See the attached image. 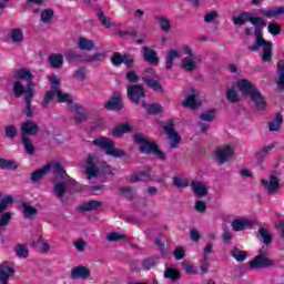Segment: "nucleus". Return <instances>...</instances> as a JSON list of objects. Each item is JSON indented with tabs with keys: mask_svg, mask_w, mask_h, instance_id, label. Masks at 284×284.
Returning a JSON list of instances; mask_svg holds the SVG:
<instances>
[{
	"mask_svg": "<svg viewBox=\"0 0 284 284\" xmlns=\"http://www.w3.org/2000/svg\"><path fill=\"white\" fill-rule=\"evenodd\" d=\"M237 88L241 90L242 94L251 97V101L255 103L257 110H265L267 102L265 101L263 93H261V90L256 88V84L250 82L247 79H242L237 81Z\"/></svg>",
	"mask_w": 284,
	"mask_h": 284,
	"instance_id": "1",
	"label": "nucleus"
},
{
	"mask_svg": "<svg viewBox=\"0 0 284 284\" xmlns=\"http://www.w3.org/2000/svg\"><path fill=\"white\" fill-rule=\"evenodd\" d=\"M133 141L139 146L140 154H154L159 161H168V155L163 150L159 149L155 142L148 141V138L142 133H135L133 135Z\"/></svg>",
	"mask_w": 284,
	"mask_h": 284,
	"instance_id": "2",
	"label": "nucleus"
},
{
	"mask_svg": "<svg viewBox=\"0 0 284 284\" xmlns=\"http://www.w3.org/2000/svg\"><path fill=\"white\" fill-rule=\"evenodd\" d=\"M262 48V61L270 62L272 61V42L266 41L263 38V27L255 28V44L248 45L251 52H258Z\"/></svg>",
	"mask_w": 284,
	"mask_h": 284,
	"instance_id": "3",
	"label": "nucleus"
},
{
	"mask_svg": "<svg viewBox=\"0 0 284 284\" xmlns=\"http://www.w3.org/2000/svg\"><path fill=\"white\" fill-rule=\"evenodd\" d=\"M92 145L104 150L106 156H113V159H128V153L121 149H116V144L108 136L97 138L92 141Z\"/></svg>",
	"mask_w": 284,
	"mask_h": 284,
	"instance_id": "4",
	"label": "nucleus"
},
{
	"mask_svg": "<svg viewBox=\"0 0 284 284\" xmlns=\"http://www.w3.org/2000/svg\"><path fill=\"white\" fill-rule=\"evenodd\" d=\"M246 21H250L255 28H265L267 23L261 17H254L250 11L241 12L237 17H233L234 26H244Z\"/></svg>",
	"mask_w": 284,
	"mask_h": 284,
	"instance_id": "5",
	"label": "nucleus"
},
{
	"mask_svg": "<svg viewBox=\"0 0 284 284\" xmlns=\"http://www.w3.org/2000/svg\"><path fill=\"white\" fill-rule=\"evenodd\" d=\"M250 270H265L267 267H274V260L267 257V254L263 248L260 250V254L248 262Z\"/></svg>",
	"mask_w": 284,
	"mask_h": 284,
	"instance_id": "6",
	"label": "nucleus"
},
{
	"mask_svg": "<svg viewBox=\"0 0 284 284\" xmlns=\"http://www.w3.org/2000/svg\"><path fill=\"white\" fill-rule=\"evenodd\" d=\"M128 99L135 105H141V99H145V89L141 84H132L126 89Z\"/></svg>",
	"mask_w": 284,
	"mask_h": 284,
	"instance_id": "7",
	"label": "nucleus"
},
{
	"mask_svg": "<svg viewBox=\"0 0 284 284\" xmlns=\"http://www.w3.org/2000/svg\"><path fill=\"white\" fill-rule=\"evenodd\" d=\"M111 63L114 68H120V65H125V68H132L134 65V57L121 52H113L111 55Z\"/></svg>",
	"mask_w": 284,
	"mask_h": 284,
	"instance_id": "8",
	"label": "nucleus"
},
{
	"mask_svg": "<svg viewBox=\"0 0 284 284\" xmlns=\"http://www.w3.org/2000/svg\"><path fill=\"white\" fill-rule=\"evenodd\" d=\"M165 133L171 141V150H176L179 145H181V135L174 130V121L169 120L166 124L163 126Z\"/></svg>",
	"mask_w": 284,
	"mask_h": 284,
	"instance_id": "9",
	"label": "nucleus"
},
{
	"mask_svg": "<svg viewBox=\"0 0 284 284\" xmlns=\"http://www.w3.org/2000/svg\"><path fill=\"white\" fill-rule=\"evenodd\" d=\"M104 110L108 112H121L123 110V99L119 91H114L111 99L104 103Z\"/></svg>",
	"mask_w": 284,
	"mask_h": 284,
	"instance_id": "10",
	"label": "nucleus"
},
{
	"mask_svg": "<svg viewBox=\"0 0 284 284\" xmlns=\"http://www.w3.org/2000/svg\"><path fill=\"white\" fill-rule=\"evenodd\" d=\"M261 183L268 194H276L283 187L278 176L271 174L268 180L262 179Z\"/></svg>",
	"mask_w": 284,
	"mask_h": 284,
	"instance_id": "11",
	"label": "nucleus"
},
{
	"mask_svg": "<svg viewBox=\"0 0 284 284\" xmlns=\"http://www.w3.org/2000/svg\"><path fill=\"white\" fill-rule=\"evenodd\" d=\"M39 132V124L34 121L27 120L21 126V139H30V136H37Z\"/></svg>",
	"mask_w": 284,
	"mask_h": 284,
	"instance_id": "12",
	"label": "nucleus"
},
{
	"mask_svg": "<svg viewBox=\"0 0 284 284\" xmlns=\"http://www.w3.org/2000/svg\"><path fill=\"white\" fill-rule=\"evenodd\" d=\"M68 110L72 114H77L74 123L79 124L88 121V113L85 112V109H83V105L79 103L69 104Z\"/></svg>",
	"mask_w": 284,
	"mask_h": 284,
	"instance_id": "13",
	"label": "nucleus"
},
{
	"mask_svg": "<svg viewBox=\"0 0 284 284\" xmlns=\"http://www.w3.org/2000/svg\"><path fill=\"white\" fill-rule=\"evenodd\" d=\"M142 52L144 61H146V63H150V65H159V63L161 62V58H159V53L156 52V50L150 47H143Z\"/></svg>",
	"mask_w": 284,
	"mask_h": 284,
	"instance_id": "14",
	"label": "nucleus"
},
{
	"mask_svg": "<svg viewBox=\"0 0 284 284\" xmlns=\"http://www.w3.org/2000/svg\"><path fill=\"white\" fill-rule=\"evenodd\" d=\"M71 278L73 281H85V278H90V268L79 265L71 268Z\"/></svg>",
	"mask_w": 284,
	"mask_h": 284,
	"instance_id": "15",
	"label": "nucleus"
},
{
	"mask_svg": "<svg viewBox=\"0 0 284 284\" xmlns=\"http://www.w3.org/2000/svg\"><path fill=\"white\" fill-rule=\"evenodd\" d=\"M12 92L16 97V99H21V97H28L29 92L32 93V97H34V89L32 87H24L20 81L13 82V89Z\"/></svg>",
	"mask_w": 284,
	"mask_h": 284,
	"instance_id": "16",
	"label": "nucleus"
},
{
	"mask_svg": "<svg viewBox=\"0 0 284 284\" xmlns=\"http://www.w3.org/2000/svg\"><path fill=\"white\" fill-rule=\"evenodd\" d=\"M232 156H234V150L230 145H224L216 151V159L221 164L227 163Z\"/></svg>",
	"mask_w": 284,
	"mask_h": 284,
	"instance_id": "17",
	"label": "nucleus"
},
{
	"mask_svg": "<svg viewBox=\"0 0 284 284\" xmlns=\"http://www.w3.org/2000/svg\"><path fill=\"white\" fill-rule=\"evenodd\" d=\"M85 163V174L88 179H94V176H99V166H97V164L94 163V155L89 154Z\"/></svg>",
	"mask_w": 284,
	"mask_h": 284,
	"instance_id": "18",
	"label": "nucleus"
},
{
	"mask_svg": "<svg viewBox=\"0 0 284 284\" xmlns=\"http://www.w3.org/2000/svg\"><path fill=\"white\" fill-rule=\"evenodd\" d=\"M191 190L195 196H199V199H205L209 194L207 185L203 184L201 181H192Z\"/></svg>",
	"mask_w": 284,
	"mask_h": 284,
	"instance_id": "19",
	"label": "nucleus"
},
{
	"mask_svg": "<svg viewBox=\"0 0 284 284\" xmlns=\"http://www.w3.org/2000/svg\"><path fill=\"white\" fill-rule=\"evenodd\" d=\"M64 59L70 63V65H79V63H84L83 55L74 50H68L64 53Z\"/></svg>",
	"mask_w": 284,
	"mask_h": 284,
	"instance_id": "20",
	"label": "nucleus"
},
{
	"mask_svg": "<svg viewBox=\"0 0 284 284\" xmlns=\"http://www.w3.org/2000/svg\"><path fill=\"white\" fill-rule=\"evenodd\" d=\"M52 170V165L45 164L41 169L36 170L31 173L30 181L31 183H39L43 176H47V174Z\"/></svg>",
	"mask_w": 284,
	"mask_h": 284,
	"instance_id": "21",
	"label": "nucleus"
},
{
	"mask_svg": "<svg viewBox=\"0 0 284 284\" xmlns=\"http://www.w3.org/2000/svg\"><path fill=\"white\" fill-rule=\"evenodd\" d=\"M252 225H254V222L247 219H235L231 224L234 232H244V230H247Z\"/></svg>",
	"mask_w": 284,
	"mask_h": 284,
	"instance_id": "22",
	"label": "nucleus"
},
{
	"mask_svg": "<svg viewBox=\"0 0 284 284\" xmlns=\"http://www.w3.org/2000/svg\"><path fill=\"white\" fill-rule=\"evenodd\" d=\"M132 131V125H130L128 122H124L115 125V128L112 130V134L115 136V139H120V136H123V134H130Z\"/></svg>",
	"mask_w": 284,
	"mask_h": 284,
	"instance_id": "23",
	"label": "nucleus"
},
{
	"mask_svg": "<svg viewBox=\"0 0 284 284\" xmlns=\"http://www.w3.org/2000/svg\"><path fill=\"white\" fill-rule=\"evenodd\" d=\"M142 108H144V110H146L148 114L151 115H156V114H161V112H163V105H161V103H151L148 104V102H145L144 100L141 102Z\"/></svg>",
	"mask_w": 284,
	"mask_h": 284,
	"instance_id": "24",
	"label": "nucleus"
},
{
	"mask_svg": "<svg viewBox=\"0 0 284 284\" xmlns=\"http://www.w3.org/2000/svg\"><path fill=\"white\" fill-rule=\"evenodd\" d=\"M152 179V169H148L146 171H140L131 176V183H139V181H144L148 183Z\"/></svg>",
	"mask_w": 284,
	"mask_h": 284,
	"instance_id": "25",
	"label": "nucleus"
},
{
	"mask_svg": "<svg viewBox=\"0 0 284 284\" xmlns=\"http://www.w3.org/2000/svg\"><path fill=\"white\" fill-rule=\"evenodd\" d=\"M32 99H34V95H32V92H29L28 95H24V116H27V119H32V116H34V110L32 109Z\"/></svg>",
	"mask_w": 284,
	"mask_h": 284,
	"instance_id": "26",
	"label": "nucleus"
},
{
	"mask_svg": "<svg viewBox=\"0 0 284 284\" xmlns=\"http://www.w3.org/2000/svg\"><path fill=\"white\" fill-rule=\"evenodd\" d=\"M283 128V114L276 113L275 118L268 122L270 132H278Z\"/></svg>",
	"mask_w": 284,
	"mask_h": 284,
	"instance_id": "27",
	"label": "nucleus"
},
{
	"mask_svg": "<svg viewBox=\"0 0 284 284\" xmlns=\"http://www.w3.org/2000/svg\"><path fill=\"white\" fill-rule=\"evenodd\" d=\"M102 205H103V202L91 200L82 203L79 207L81 212H92L94 210H99V207H102Z\"/></svg>",
	"mask_w": 284,
	"mask_h": 284,
	"instance_id": "28",
	"label": "nucleus"
},
{
	"mask_svg": "<svg viewBox=\"0 0 284 284\" xmlns=\"http://www.w3.org/2000/svg\"><path fill=\"white\" fill-rule=\"evenodd\" d=\"M79 50H84L87 52H92L94 50V41L85 37H80L78 40Z\"/></svg>",
	"mask_w": 284,
	"mask_h": 284,
	"instance_id": "29",
	"label": "nucleus"
},
{
	"mask_svg": "<svg viewBox=\"0 0 284 284\" xmlns=\"http://www.w3.org/2000/svg\"><path fill=\"white\" fill-rule=\"evenodd\" d=\"M49 63L51 68L54 70H59V68H63V54L61 53H52L49 55Z\"/></svg>",
	"mask_w": 284,
	"mask_h": 284,
	"instance_id": "30",
	"label": "nucleus"
},
{
	"mask_svg": "<svg viewBox=\"0 0 284 284\" xmlns=\"http://www.w3.org/2000/svg\"><path fill=\"white\" fill-rule=\"evenodd\" d=\"M142 81L148 85V88H151V90H154V92H164L163 85L160 84L159 81L150 78V77H142Z\"/></svg>",
	"mask_w": 284,
	"mask_h": 284,
	"instance_id": "31",
	"label": "nucleus"
},
{
	"mask_svg": "<svg viewBox=\"0 0 284 284\" xmlns=\"http://www.w3.org/2000/svg\"><path fill=\"white\" fill-rule=\"evenodd\" d=\"M18 168L19 164H17V161L0 158V170H7L9 172H12L14 170H18Z\"/></svg>",
	"mask_w": 284,
	"mask_h": 284,
	"instance_id": "32",
	"label": "nucleus"
},
{
	"mask_svg": "<svg viewBox=\"0 0 284 284\" xmlns=\"http://www.w3.org/2000/svg\"><path fill=\"white\" fill-rule=\"evenodd\" d=\"M262 14L263 17H266V19H274L276 17H281V14H284V7H273L267 11H263Z\"/></svg>",
	"mask_w": 284,
	"mask_h": 284,
	"instance_id": "33",
	"label": "nucleus"
},
{
	"mask_svg": "<svg viewBox=\"0 0 284 284\" xmlns=\"http://www.w3.org/2000/svg\"><path fill=\"white\" fill-rule=\"evenodd\" d=\"M230 254L233 258H235V261H237V263L247 261V253L237 246H234Z\"/></svg>",
	"mask_w": 284,
	"mask_h": 284,
	"instance_id": "34",
	"label": "nucleus"
},
{
	"mask_svg": "<svg viewBox=\"0 0 284 284\" xmlns=\"http://www.w3.org/2000/svg\"><path fill=\"white\" fill-rule=\"evenodd\" d=\"M54 19V9L47 8L41 11L40 13V21L41 23H50Z\"/></svg>",
	"mask_w": 284,
	"mask_h": 284,
	"instance_id": "35",
	"label": "nucleus"
},
{
	"mask_svg": "<svg viewBox=\"0 0 284 284\" xmlns=\"http://www.w3.org/2000/svg\"><path fill=\"white\" fill-rule=\"evenodd\" d=\"M174 59H181V53L176 50L169 51L166 55V70L174 68Z\"/></svg>",
	"mask_w": 284,
	"mask_h": 284,
	"instance_id": "36",
	"label": "nucleus"
},
{
	"mask_svg": "<svg viewBox=\"0 0 284 284\" xmlns=\"http://www.w3.org/2000/svg\"><path fill=\"white\" fill-rule=\"evenodd\" d=\"M277 88L280 90H284V60H280L277 62Z\"/></svg>",
	"mask_w": 284,
	"mask_h": 284,
	"instance_id": "37",
	"label": "nucleus"
},
{
	"mask_svg": "<svg viewBox=\"0 0 284 284\" xmlns=\"http://www.w3.org/2000/svg\"><path fill=\"white\" fill-rule=\"evenodd\" d=\"M16 79H21L22 81H27V83H30L32 81V72L28 69H19L16 71L14 74Z\"/></svg>",
	"mask_w": 284,
	"mask_h": 284,
	"instance_id": "38",
	"label": "nucleus"
},
{
	"mask_svg": "<svg viewBox=\"0 0 284 284\" xmlns=\"http://www.w3.org/2000/svg\"><path fill=\"white\" fill-rule=\"evenodd\" d=\"M274 148H276V142H273V143L262 148L261 150H258L256 152V158L260 159L261 161H263V159H265V156H268L270 152H272V150H274Z\"/></svg>",
	"mask_w": 284,
	"mask_h": 284,
	"instance_id": "39",
	"label": "nucleus"
},
{
	"mask_svg": "<svg viewBox=\"0 0 284 284\" xmlns=\"http://www.w3.org/2000/svg\"><path fill=\"white\" fill-rule=\"evenodd\" d=\"M53 192L57 199H63L65 196V181L54 184Z\"/></svg>",
	"mask_w": 284,
	"mask_h": 284,
	"instance_id": "40",
	"label": "nucleus"
},
{
	"mask_svg": "<svg viewBox=\"0 0 284 284\" xmlns=\"http://www.w3.org/2000/svg\"><path fill=\"white\" fill-rule=\"evenodd\" d=\"M12 43H21L23 41V30L21 28H14L10 33Z\"/></svg>",
	"mask_w": 284,
	"mask_h": 284,
	"instance_id": "41",
	"label": "nucleus"
},
{
	"mask_svg": "<svg viewBox=\"0 0 284 284\" xmlns=\"http://www.w3.org/2000/svg\"><path fill=\"white\" fill-rule=\"evenodd\" d=\"M183 108H192L193 110H196L199 108V102L196 101V95L190 94L185 98L184 101H182Z\"/></svg>",
	"mask_w": 284,
	"mask_h": 284,
	"instance_id": "42",
	"label": "nucleus"
},
{
	"mask_svg": "<svg viewBox=\"0 0 284 284\" xmlns=\"http://www.w3.org/2000/svg\"><path fill=\"white\" fill-rule=\"evenodd\" d=\"M57 99L59 103H70V105L74 104V99L69 93H63V91H57Z\"/></svg>",
	"mask_w": 284,
	"mask_h": 284,
	"instance_id": "43",
	"label": "nucleus"
},
{
	"mask_svg": "<svg viewBox=\"0 0 284 284\" xmlns=\"http://www.w3.org/2000/svg\"><path fill=\"white\" fill-rule=\"evenodd\" d=\"M201 121H206L207 123H212L214 119H216V109H210L201 113Z\"/></svg>",
	"mask_w": 284,
	"mask_h": 284,
	"instance_id": "44",
	"label": "nucleus"
},
{
	"mask_svg": "<svg viewBox=\"0 0 284 284\" xmlns=\"http://www.w3.org/2000/svg\"><path fill=\"white\" fill-rule=\"evenodd\" d=\"M164 277L170 278L171 281H179V278H181V271L169 267L164 272Z\"/></svg>",
	"mask_w": 284,
	"mask_h": 284,
	"instance_id": "45",
	"label": "nucleus"
},
{
	"mask_svg": "<svg viewBox=\"0 0 284 284\" xmlns=\"http://www.w3.org/2000/svg\"><path fill=\"white\" fill-rule=\"evenodd\" d=\"M267 30L272 34V37H278V34L283 32V24L270 22L267 26Z\"/></svg>",
	"mask_w": 284,
	"mask_h": 284,
	"instance_id": "46",
	"label": "nucleus"
},
{
	"mask_svg": "<svg viewBox=\"0 0 284 284\" xmlns=\"http://www.w3.org/2000/svg\"><path fill=\"white\" fill-rule=\"evenodd\" d=\"M182 70L185 72H194V70H196V63L190 58H184L182 60Z\"/></svg>",
	"mask_w": 284,
	"mask_h": 284,
	"instance_id": "47",
	"label": "nucleus"
},
{
	"mask_svg": "<svg viewBox=\"0 0 284 284\" xmlns=\"http://www.w3.org/2000/svg\"><path fill=\"white\" fill-rule=\"evenodd\" d=\"M22 145H24V151L27 154L32 156L34 154V144L30 138H21Z\"/></svg>",
	"mask_w": 284,
	"mask_h": 284,
	"instance_id": "48",
	"label": "nucleus"
},
{
	"mask_svg": "<svg viewBox=\"0 0 284 284\" xmlns=\"http://www.w3.org/2000/svg\"><path fill=\"white\" fill-rule=\"evenodd\" d=\"M125 239H128L125 234H121L116 232H111L106 236V241H109V243H119V241H125Z\"/></svg>",
	"mask_w": 284,
	"mask_h": 284,
	"instance_id": "49",
	"label": "nucleus"
},
{
	"mask_svg": "<svg viewBox=\"0 0 284 284\" xmlns=\"http://www.w3.org/2000/svg\"><path fill=\"white\" fill-rule=\"evenodd\" d=\"M257 233L261 236L263 243H265V245H270V243H272V235L270 234V231L267 229L260 227Z\"/></svg>",
	"mask_w": 284,
	"mask_h": 284,
	"instance_id": "50",
	"label": "nucleus"
},
{
	"mask_svg": "<svg viewBox=\"0 0 284 284\" xmlns=\"http://www.w3.org/2000/svg\"><path fill=\"white\" fill-rule=\"evenodd\" d=\"M22 210L26 219H30V216H34L37 214V209L26 202L22 203Z\"/></svg>",
	"mask_w": 284,
	"mask_h": 284,
	"instance_id": "51",
	"label": "nucleus"
},
{
	"mask_svg": "<svg viewBox=\"0 0 284 284\" xmlns=\"http://www.w3.org/2000/svg\"><path fill=\"white\" fill-rule=\"evenodd\" d=\"M155 19L156 21H159L161 30H164V32H169L171 28L170 20H168V18L163 16H156Z\"/></svg>",
	"mask_w": 284,
	"mask_h": 284,
	"instance_id": "52",
	"label": "nucleus"
},
{
	"mask_svg": "<svg viewBox=\"0 0 284 284\" xmlns=\"http://www.w3.org/2000/svg\"><path fill=\"white\" fill-rule=\"evenodd\" d=\"M17 134H19V131H17V126L13 124H10L8 126H6L4 129V136L7 139H14L17 138Z\"/></svg>",
	"mask_w": 284,
	"mask_h": 284,
	"instance_id": "53",
	"label": "nucleus"
},
{
	"mask_svg": "<svg viewBox=\"0 0 284 284\" xmlns=\"http://www.w3.org/2000/svg\"><path fill=\"white\" fill-rule=\"evenodd\" d=\"M54 97H57V91L52 89L50 91H47L42 101V106L48 108L52 99H54Z\"/></svg>",
	"mask_w": 284,
	"mask_h": 284,
	"instance_id": "54",
	"label": "nucleus"
},
{
	"mask_svg": "<svg viewBox=\"0 0 284 284\" xmlns=\"http://www.w3.org/2000/svg\"><path fill=\"white\" fill-rule=\"evenodd\" d=\"M226 99L231 103H239V93L236 92V89H234V87L226 91Z\"/></svg>",
	"mask_w": 284,
	"mask_h": 284,
	"instance_id": "55",
	"label": "nucleus"
},
{
	"mask_svg": "<svg viewBox=\"0 0 284 284\" xmlns=\"http://www.w3.org/2000/svg\"><path fill=\"white\" fill-rule=\"evenodd\" d=\"M16 254L20 258H28L30 251H28V248H26V246L23 244H18L16 246Z\"/></svg>",
	"mask_w": 284,
	"mask_h": 284,
	"instance_id": "56",
	"label": "nucleus"
},
{
	"mask_svg": "<svg viewBox=\"0 0 284 284\" xmlns=\"http://www.w3.org/2000/svg\"><path fill=\"white\" fill-rule=\"evenodd\" d=\"M10 221H12V213L11 212H4L0 216V230H1V227L8 226Z\"/></svg>",
	"mask_w": 284,
	"mask_h": 284,
	"instance_id": "57",
	"label": "nucleus"
},
{
	"mask_svg": "<svg viewBox=\"0 0 284 284\" xmlns=\"http://www.w3.org/2000/svg\"><path fill=\"white\" fill-rule=\"evenodd\" d=\"M85 74H87V68L85 67H80L78 70L73 72V77L78 81H85Z\"/></svg>",
	"mask_w": 284,
	"mask_h": 284,
	"instance_id": "58",
	"label": "nucleus"
},
{
	"mask_svg": "<svg viewBox=\"0 0 284 284\" xmlns=\"http://www.w3.org/2000/svg\"><path fill=\"white\" fill-rule=\"evenodd\" d=\"M173 185L179 190H183V187H187V185H190V181L181 178H173Z\"/></svg>",
	"mask_w": 284,
	"mask_h": 284,
	"instance_id": "59",
	"label": "nucleus"
},
{
	"mask_svg": "<svg viewBox=\"0 0 284 284\" xmlns=\"http://www.w3.org/2000/svg\"><path fill=\"white\" fill-rule=\"evenodd\" d=\"M98 19L104 28H112L110 19L105 17V13H103V11L98 12Z\"/></svg>",
	"mask_w": 284,
	"mask_h": 284,
	"instance_id": "60",
	"label": "nucleus"
},
{
	"mask_svg": "<svg viewBox=\"0 0 284 284\" xmlns=\"http://www.w3.org/2000/svg\"><path fill=\"white\" fill-rule=\"evenodd\" d=\"M52 172L53 174H55V176H62L63 174H65V169H63V165H61V163L55 162L52 165Z\"/></svg>",
	"mask_w": 284,
	"mask_h": 284,
	"instance_id": "61",
	"label": "nucleus"
},
{
	"mask_svg": "<svg viewBox=\"0 0 284 284\" xmlns=\"http://www.w3.org/2000/svg\"><path fill=\"white\" fill-rule=\"evenodd\" d=\"M154 265H156V260L153 257L146 258L142 263V270L150 271L152 267H154Z\"/></svg>",
	"mask_w": 284,
	"mask_h": 284,
	"instance_id": "62",
	"label": "nucleus"
},
{
	"mask_svg": "<svg viewBox=\"0 0 284 284\" xmlns=\"http://www.w3.org/2000/svg\"><path fill=\"white\" fill-rule=\"evenodd\" d=\"M200 271L202 272V274H207V272H210V263H207V256L205 255L200 261Z\"/></svg>",
	"mask_w": 284,
	"mask_h": 284,
	"instance_id": "63",
	"label": "nucleus"
},
{
	"mask_svg": "<svg viewBox=\"0 0 284 284\" xmlns=\"http://www.w3.org/2000/svg\"><path fill=\"white\" fill-rule=\"evenodd\" d=\"M183 270L186 274H199V267L192 264H183Z\"/></svg>",
	"mask_w": 284,
	"mask_h": 284,
	"instance_id": "64",
	"label": "nucleus"
}]
</instances>
